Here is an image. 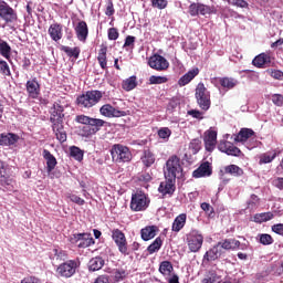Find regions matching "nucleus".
Returning <instances> with one entry per match:
<instances>
[{"label":"nucleus","instance_id":"obj_27","mask_svg":"<svg viewBox=\"0 0 283 283\" xmlns=\"http://www.w3.org/2000/svg\"><path fill=\"white\" fill-rule=\"evenodd\" d=\"M185 224H187V213H181L175 218L171 231L175 233H180V231L185 229Z\"/></svg>","mask_w":283,"mask_h":283},{"label":"nucleus","instance_id":"obj_23","mask_svg":"<svg viewBox=\"0 0 283 283\" xmlns=\"http://www.w3.org/2000/svg\"><path fill=\"white\" fill-rule=\"evenodd\" d=\"M15 143H19V135L13 133L0 134V146L10 147V145H15Z\"/></svg>","mask_w":283,"mask_h":283},{"label":"nucleus","instance_id":"obj_25","mask_svg":"<svg viewBox=\"0 0 283 283\" xmlns=\"http://www.w3.org/2000/svg\"><path fill=\"white\" fill-rule=\"evenodd\" d=\"M42 156H43L44 160H46L48 174H52V171H54V169L56 168V165L59 164L56 161V157H54V155H52V153H50V150H48V149L43 150Z\"/></svg>","mask_w":283,"mask_h":283},{"label":"nucleus","instance_id":"obj_32","mask_svg":"<svg viewBox=\"0 0 283 283\" xmlns=\"http://www.w3.org/2000/svg\"><path fill=\"white\" fill-rule=\"evenodd\" d=\"M97 62L102 70H107V45L102 44L97 54Z\"/></svg>","mask_w":283,"mask_h":283},{"label":"nucleus","instance_id":"obj_3","mask_svg":"<svg viewBox=\"0 0 283 283\" xmlns=\"http://www.w3.org/2000/svg\"><path fill=\"white\" fill-rule=\"evenodd\" d=\"M103 98V92L101 91H87L84 94L77 96L76 104L78 107H84L85 109H90V107H94V105H98L101 99Z\"/></svg>","mask_w":283,"mask_h":283},{"label":"nucleus","instance_id":"obj_26","mask_svg":"<svg viewBox=\"0 0 283 283\" xmlns=\"http://www.w3.org/2000/svg\"><path fill=\"white\" fill-rule=\"evenodd\" d=\"M49 35L52 41H61L63 39V25L60 23H53L49 27Z\"/></svg>","mask_w":283,"mask_h":283},{"label":"nucleus","instance_id":"obj_46","mask_svg":"<svg viewBox=\"0 0 283 283\" xmlns=\"http://www.w3.org/2000/svg\"><path fill=\"white\" fill-rule=\"evenodd\" d=\"M70 154H71V157L74 158L75 160H77L78 163H81V160H83V150H81V148H78L76 146H72L70 148Z\"/></svg>","mask_w":283,"mask_h":283},{"label":"nucleus","instance_id":"obj_44","mask_svg":"<svg viewBox=\"0 0 283 283\" xmlns=\"http://www.w3.org/2000/svg\"><path fill=\"white\" fill-rule=\"evenodd\" d=\"M129 272L125 269H116L114 270V281L123 282V280H127Z\"/></svg>","mask_w":283,"mask_h":283},{"label":"nucleus","instance_id":"obj_22","mask_svg":"<svg viewBox=\"0 0 283 283\" xmlns=\"http://www.w3.org/2000/svg\"><path fill=\"white\" fill-rule=\"evenodd\" d=\"M199 74H200V69L198 67H195L188 71L185 75H182L178 80L179 87H185V85H189V83L192 82Z\"/></svg>","mask_w":283,"mask_h":283},{"label":"nucleus","instance_id":"obj_52","mask_svg":"<svg viewBox=\"0 0 283 283\" xmlns=\"http://www.w3.org/2000/svg\"><path fill=\"white\" fill-rule=\"evenodd\" d=\"M227 156H235L239 158V156H242V150L238 148L235 145L231 144V147H229L226 151Z\"/></svg>","mask_w":283,"mask_h":283},{"label":"nucleus","instance_id":"obj_18","mask_svg":"<svg viewBox=\"0 0 283 283\" xmlns=\"http://www.w3.org/2000/svg\"><path fill=\"white\" fill-rule=\"evenodd\" d=\"M213 174V168L211 167V163L203 161L193 172V178H207Z\"/></svg>","mask_w":283,"mask_h":283},{"label":"nucleus","instance_id":"obj_60","mask_svg":"<svg viewBox=\"0 0 283 283\" xmlns=\"http://www.w3.org/2000/svg\"><path fill=\"white\" fill-rule=\"evenodd\" d=\"M134 43H136V36L128 35L125 39L124 48H132V49H134Z\"/></svg>","mask_w":283,"mask_h":283},{"label":"nucleus","instance_id":"obj_50","mask_svg":"<svg viewBox=\"0 0 283 283\" xmlns=\"http://www.w3.org/2000/svg\"><path fill=\"white\" fill-rule=\"evenodd\" d=\"M150 3L153 8H156L157 10H165V8L169 6V1L167 0H150Z\"/></svg>","mask_w":283,"mask_h":283},{"label":"nucleus","instance_id":"obj_49","mask_svg":"<svg viewBox=\"0 0 283 283\" xmlns=\"http://www.w3.org/2000/svg\"><path fill=\"white\" fill-rule=\"evenodd\" d=\"M167 81H169V78H167L165 76L151 75L149 77V84L150 85H163V83H167Z\"/></svg>","mask_w":283,"mask_h":283},{"label":"nucleus","instance_id":"obj_57","mask_svg":"<svg viewBox=\"0 0 283 283\" xmlns=\"http://www.w3.org/2000/svg\"><path fill=\"white\" fill-rule=\"evenodd\" d=\"M120 36V33H118V29L116 28H109L108 29V40L109 41H116Z\"/></svg>","mask_w":283,"mask_h":283},{"label":"nucleus","instance_id":"obj_19","mask_svg":"<svg viewBox=\"0 0 283 283\" xmlns=\"http://www.w3.org/2000/svg\"><path fill=\"white\" fill-rule=\"evenodd\" d=\"M252 65H254V67H259V69L271 67V53L264 52V53L256 55L252 60Z\"/></svg>","mask_w":283,"mask_h":283},{"label":"nucleus","instance_id":"obj_2","mask_svg":"<svg viewBox=\"0 0 283 283\" xmlns=\"http://www.w3.org/2000/svg\"><path fill=\"white\" fill-rule=\"evenodd\" d=\"M164 176L171 180L185 178V170L182 169V160H180V157L172 155L167 159L164 167Z\"/></svg>","mask_w":283,"mask_h":283},{"label":"nucleus","instance_id":"obj_7","mask_svg":"<svg viewBox=\"0 0 283 283\" xmlns=\"http://www.w3.org/2000/svg\"><path fill=\"white\" fill-rule=\"evenodd\" d=\"M186 242L191 253H198V251L202 249L205 237H202V234L198 232V230H192L189 232V234H187Z\"/></svg>","mask_w":283,"mask_h":283},{"label":"nucleus","instance_id":"obj_62","mask_svg":"<svg viewBox=\"0 0 283 283\" xmlns=\"http://www.w3.org/2000/svg\"><path fill=\"white\" fill-rule=\"evenodd\" d=\"M274 275H282L283 273V263H276L272 266Z\"/></svg>","mask_w":283,"mask_h":283},{"label":"nucleus","instance_id":"obj_55","mask_svg":"<svg viewBox=\"0 0 283 283\" xmlns=\"http://www.w3.org/2000/svg\"><path fill=\"white\" fill-rule=\"evenodd\" d=\"M260 205V199L256 195H251L250 200L248 201V209H255Z\"/></svg>","mask_w":283,"mask_h":283},{"label":"nucleus","instance_id":"obj_30","mask_svg":"<svg viewBox=\"0 0 283 283\" xmlns=\"http://www.w3.org/2000/svg\"><path fill=\"white\" fill-rule=\"evenodd\" d=\"M223 174L233 176L234 178H240V176H244V170L238 165L231 164L223 167Z\"/></svg>","mask_w":283,"mask_h":283},{"label":"nucleus","instance_id":"obj_37","mask_svg":"<svg viewBox=\"0 0 283 283\" xmlns=\"http://www.w3.org/2000/svg\"><path fill=\"white\" fill-rule=\"evenodd\" d=\"M122 87H123V90H125V92H132V90H136V87H138V82H137L136 75H133V76L124 80L122 83Z\"/></svg>","mask_w":283,"mask_h":283},{"label":"nucleus","instance_id":"obj_42","mask_svg":"<svg viewBox=\"0 0 283 283\" xmlns=\"http://www.w3.org/2000/svg\"><path fill=\"white\" fill-rule=\"evenodd\" d=\"M172 271H174V265L171 264L170 261H163L159 264V273H161V275H171Z\"/></svg>","mask_w":283,"mask_h":283},{"label":"nucleus","instance_id":"obj_59","mask_svg":"<svg viewBox=\"0 0 283 283\" xmlns=\"http://www.w3.org/2000/svg\"><path fill=\"white\" fill-rule=\"evenodd\" d=\"M272 103H274V105H276V107H282V105H283V95L282 94L272 95Z\"/></svg>","mask_w":283,"mask_h":283},{"label":"nucleus","instance_id":"obj_33","mask_svg":"<svg viewBox=\"0 0 283 283\" xmlns=\"http://www.w3.org/2000/svg\"><path fill=\"white\" fill-rule=\"evenodd\" d=\"M156 231H158V227L156 226H147L146 228L140 230L142 239L147 242L148 240H153L156 238Z\"/></svg>","mask_w":283,"mask_h":283},{"label":"nucleus","instance_id":"obj_12","mask_svg":"<svg viewBox=\"0 0 283 283\" xmlns=\"http://www.w3.org/2000/svg\"><path fill=\"white\" fill-rule=\"evenodd\" d=\"M15 180L10 174V166L6 165V163L0 160V185L8 189V187H12Z\"/></svg>","mask_w":283,"mask_h":283},{"label":"nucleus","instance_id":"obj_17","mask_svg":"<svg viewBox=\"0 0 283 283\" xmlns=\"http://www.w3.org/2000/svg\"><path fill=\"white\" fill-rule=\"evenodd\" d=\"M158 191L163 193V196H174L176 191V179L166 178L165 181L160 182Z\"/></svg>","mask_w":283,"mask_h":283},{"label":"nucleus","instance_id":"obj_54","mask_svg":"<svg viewBox=\"0 0 283 283\" xmlns=\"http://www.w3.org/2000/svg\"><path fill=\"white\" fill-rule=\"evenodd\" d=\"M273 237L271 234H261L260 235V243L264 247H269V244H273Z\"/></svg>","mask_w":283,"mask_h":283},{"label":"nucleus","instance_id":"obj_58","mask_svg":"<svg viewBox=\"0 0 283 283\" xmlns=\"http://www.w3.org/2000/svg\"><path fill=\"white\" fill-rule=\"evenodd\" d=\"M233 143L231 142H220L219 145H218V149L219 151H222V154H227V150L231 147Z\"/></svg>","mask_w":283,"mask_h":283},{"label":"nucleus","instance_id":"obj_63","mask_svg":"<svg viewBox=\"0 0 283 283\" xmlns=\"http://www.w3.org/2000/svg\"><path fill=\"white\" fill-rule=\"evenodd\" d=\"M94 283H109V275L102 274L95 279Z\"/></svg>","mask_w":283,"mask_h":283},{"label":"nucleus","instance_id":"obj_11","mask_svg":"<svg viewBox=\"0 0 283 283\" xmlns=\"http://www.w3.org/2000/svg\"><path fill=\"white\" fill-rule=\"evenodd\" d=\"M78 264L76 263L75 260H69L64 263H61L57 269L56 273L60 275V277H72L76 273Z\"/></svg>","mask_w":283,"mask_h":283},{"label":"nucleus","instance_id":"obj_40","mask_svg":"<svg viewBox=\"0 0 283 283\" xmlns=\"http://www.w3.org/2000/svg\"><path fill=\"white\" fill-rule=\"evenodd\" d=\"M219 83H220L221 87H224L226 90H233V87H235V85H238V80H235L233 77H221L219 80Z\"/></svg>","mask_w":283,"mask_h":283},{"label":"nucleus","instance_id":"obj_41","mask_svg":"<svg viewBox=\"0 0 283 283\" xmlns=\"http://www.w3.org/2000/svg\"><path fill=\"white\" fill-rule=\"evenodd\" d=\"M62 52H64L70 59H78L81 56V49L78 46L70 48V46H62Z\"/></svg>","mask_w":283,"mask_h":283},{"label":"nucleus","instance_id":"obj_38","mask_svg":"<svg viewBox=\"0 0 283 283\" xmlns=\"http://www.w3.org/2000/svg\"><path fill=\"white\" fill-rule=\"evenodd\" d=\"M0 54L1 56H3V59H7V61H10L12 56V48L10 46V44H8V42L6 41L0 42Z\"/></svg>","mask_w":283,"mask_h":283},{"label":"nucleus","instance_id":"obj_43","mask_svg":"<svg viewBox=\"0 0 283 283\" xmlns=\"http://www.w3.org/2000/svg\"><path fill=\"white\" fill-rule=\"evenodd\" d=\"M219 280H220V276H218V272H216L214 270H210L201 280V283H216Z\"/></svg>","mask_w":283,"mask_h":283},{"label":"nucleus","instance_id":"obj_56","mask_svg":"<svg viewBox=\"0 0 283 283\" xmlns=\"http://www.w3.org/2000/svg\"><path fill=\"white\" fill-rule=\"evenodd\" d=\"M67 198L71 200V202H74L75 205H78L80 207H83L85 205V199H82L77 195H69Z\"/></svg>","mask_w":283,"mask_h":283},{"label":"nucleus","instance_id":"obj_51","mask_svg":"<svg viewBox=\"0 0 283 283\" xmlns=\"http://www.w3.org/2000/svg\"><path fill=\"white\" fill-rule=\"evenodd\" d=\"M0 72L3 76H12V72H10V65L4 60H0Z\"/></svg>","mask_w":283,"mask_h":283},{"label":"nucleus","instance_id":"obj_64","mask_svg":"<svg viewBox=\"0 0 283 283\" xmlns=\"http://www.w3.org/2000/svg\"><path fill=\"white\" fill-rule=\"evenodd\" d=\"M21 283H41V280L35 276H25Z\"/></svg>","mask_w":283,"mask_h":283},{"label":"nucleus","instance_id":"obj_13","mask_svg":"<svg viewBox=\"0 0 283 283\" xmlns=\"http://www.w3.org/2000/svg\"><path fill=\"white\" fill-rule=\"evenodd\" d=\"M148 65L151 70H156L157 72H165V70H169V62L165 56L155 54L149 57Z\"/></svg>","mask_w":283,"mask_h":283},{"label":"nucleus","instance_id":"obj_4","mask_svg":"<svg viewBox=\"0 0 283 283\" xmlns=\"http://www.w3.org/2000/svg\"><path fill=\"white\" fill-rule=\"evenodd\" d=\"M197 103L203 112H208L211 107V92L205 87V83L200 82L195 90Z\"/></svg>","mask_w":283,"mask_h":283},{"label":"nucleus","instance_id":"obj_53","mask_svg":"<svg viewBox=\"0 0 283 283\" xmlns=\"http://www.w3.org/2000/svg\"><path fill=\"white\" fill-rule=\"evenodd\" d=\"M159 138H163V140H169V137L171 136V129L169 127H161L158 130Z\"/></svg>","mask_w":283,"mask_h":283},{"label":"nucleus","instance_id":"obj_35","mask_svg":"<svg viewBox=\"0 0 283 283\" xmlns=\"http://www.w3.org/2000/svg\"><path fill=\"white\" fill-rule=\"evenodd\" d=\"M280 153L277 150H271L262 154L260 156L259 165H269V163H273L274 158H277Z\"/></svg>","mask_w":283,"mask_h":283},{"label":"nucleus","instance_id":"obj_48","mask_svg":"<svg viewBox=\"0 0 283 283\" xmlns=\"http://www.w3.org/2000/svg\"><path fill=\"white\" fill-rule=\"evenodd\" d=\"M114 109V106L112 104H105L99 108V113L102 116H105L106 118H112V112Z\"/></svg>","mask_w":283,"mask_h":283},{"label":"nucleus","instance_id":"obj_9","mask_svg":"<svg viewBox=\"0 0 283 283\" xmlns=\"http://www.w3.org/2000/svg\"><path fill=\"white\" fill-rule=\"evenodd\" d=\"M71 244H76L78 249H87L94 244L91 233H75L70 237Z\"/></svg>","mask_w":283,"mask_h":283},{"label":"nucleus","instance_id":"obj_34","mask_svg":"<svg viewBox=\"0 0 283 283\" xmlns=\"http://www.w3.org/2000/svg\"><path fill=\"white\" fill-rule=\"evenodd\" d=\"M105 266V259L102 256L92 258L88 262V270L90 271H101Z\"/></svg>","mask_w":283,"mask_h":283},{"label":"nucleus","instance_id":"obj_28","mask_svg":"<svg viewBox=\"0 0 283 283\" xmlns=\"http://www.w3.org/2000/svg\"><path fill=\"white\" fill-rule=\"evenodd\" d=\"M217 244L219 249H224L226 251H235V249H240V241L235 239H226Z\"/></svg>","mask_w":283,"mask_h":283},{"label":"nucleus","instance_id":"obj_16","mask_svg":"<svg viewBox=\"0 0 283 283\" xmlns=\"http://www.w3.org/2000/svg\"><path fill=\"white\" fill-rule=\"evenodd\" d=\"M206 151H213L216 149V145H218V132L208 130L205 133L203 137Z\"/></svg>","mask_w":283,"mask_h":283},{"label":"nucleus","instance_id":"obj_39","mask_svg":"<svg viewBox=\"0 0 283 283\" xmlns=\"http://www.w3.org/2000/svg\"><path fill=\"white\" fill-rule=\"evenodd\" d=\"M273 218H275L273 212H261L254 214V222L262 224V222H269V220H273Z\"/></svg>","mask_w":283,"mask_h":283},{"label":"nucleus","instance_id":"obj_31","mask_svg":"<svg viewBox=\"0 0 283 283\" xmlns=\"http://www.w3.org/2000/svg\"><path fill=\"white\" fill-rule=\"evenodd\" d=\"M221 255H222V249H220V247L217 243L212 249L206 252V254L203 255V259L207 260V262H213L218 260V258Z\"/></svg>","mask_w":283,"mask_h":283},{"label":"nucleus","instance_id":"obj_20","mask_svg":"<svg viewBox=\"0 0 283 283\" xmlns=\"http://www.w3.org/2000/svg\"><path fill=\"white\" fill-rule=\"evenodd\" d=\"M25 87L29 94V98H39V94H41V84H39L36 77H34L33 80H29L25 84Z\"/></svg>","mask_w":283,"mask_h":283},{"label":"nucleus","instance_id":"obj_47","mask_svg":"<svg viewBox=\"0 0 283 283\" xmlns=\"http://www.w3.org/2000/svg\"><path fill=\"white\" fill-rule=\"evenodd\" d=\"M189 149L192 150V154H198L202 149V142L198 138H195L189 144Z\"/></svg>","mask_w":283,"mask_h":283},{"label":"nucleus","instance_id":"obj_8","mask_svg":"<svg viewBox=\"0 0 283 283\" xmlns=\"http://www.w3.org/2000/svg\"><path fill=\"white\" fill-rule=\"evenodd\" d=\"M0 19L4 21V23H17L19 21V14L17 10L12 9L6 1L0 2Z\"/></svg>","mask_w":283,"mask_h":283},{"label":"nucleus","instance_id":"obj_15","mask_svg":"<svg viewBox=\"0 0 283 283\" xmlns=\"http://www.w3.org/2000/svg\"><path fill=\"white\" fill-rule=\"evenodd\" d=\"M188 12L190 17H198L199 14H201V17H205L207 14H211V7L202 4L200 2H192L188 8Z\"/></svg>","mask_w":283,"mask_h":283},{"label":"nucleus","instance_id":"obj_21","mask_svg":"<svg viewBox=\"0 0 283 283\" xmlns=\"http://www.w3.org/2000/svg\"><path fill=\"white\" fill-rule=\"evenodd\" d=\"M75 34L78 39V41H82L85 43L87 41V36L90 34V28H87V22L85 21H80L76 27H75Z\"/></svg>","mask_w":283,"mask_h":283},{"label":"nucleus","instance_id":"obj_14","mask_svg":"<svg viewBox=\"0 0 283 283\" xmlns=\"http://www.w3.org/2000/svg\"><path fill=\"white\" fill-rule=\"evenodd\" d=\"M65 107L61 105V103L55 102L53 106L50 108V123H63V118H65Z\"/></svg>","mask_w":283,"mask_h":283},{"label":"nucleus","instance_id":"obj_29","mask_svg":"<svg viewBox=\"0 0 283 283\" xmlns=\"http://www.w3.org/2000/svg\"><path fill=\"white\" fill-rule=\"evenodd\" d=\"M255 136V132L251 128H241L234 140L237 143H247L249 138H253Z\"/></svg>","mask_w":283,"mask_h":283},{"label":"nucleus","instance_id":"obj_36","mask_svg":"<svg viewBox=\"0 0 283 283\" xmlns=\"http://www.w3.org/2000/svg\"><path fill=\"white\" fill-rule=\"evenodd\" d=\"M140 160L145 167H151L156 163V155L150 149H145Z\"/></svg>","mask_w":283,"mask_h":283},{"label":"nucleus","instance_id":"obj_45","mask_svg":"<svg viewBox=\"0 0 283 283\" xmlns=\"http://www.w3.org/2000/svg\"><path fill=\"white\" fill-rule=\"evenodd\" d=\"M161 247H163V239L160 237H157L155 241L147 248V251L151 255L154 253H157V251H160Z\"/></svg>","mask_w":283,"mask_h":283},{"label":"nucleus","instance_id":"obj_5","mask_svg":"<svg viewBox=\"0 0 283 283\" xmlns=\"http://www.w3.org/2000/svg\"><path fill=\"white\" fill-rule=\"evenodd\" d=\"M151 200L145 192L143 191H137L132 195L130 199V209L135 212L138 211H147L149 209Z\"/></svg>","mask_w":283,"mask_h":283},{"label":"nucleus","instance_id":"obj_61","mask_svg":"<svg viewBox=\"0 0 283 283\" xmlns=\"http://www.w3.org/2000/svg\"><path fill=\"white\" fill-rule=\"evenodd\" d=\"M273 233H276V235H282L283 238V223H275L272 226Z\"/></svg>","mask_w":283,"mask_h":283},{"label":"nucleus","instance_id":"obj_6","mask_svg":"<svg viewBox=\"0 0 283 283\" xmlns=\"http://www.w3.org/2000/svg\"><path fill=\"white\" fill-rule=\"evenodd\" d=\"M111 154L115 163H129L132 160V151L127 146H123L120 144H115Z\"/></svg>","mask_w":283,"mask_h":283},{"label":"nucleus","instance_id":"obj_24","mask_svg":"<svg viewBox=\"0 0 283 283\" xmlns=\"http://www.w3.org/2000/svg\"><path fill=\"white\" fill-rule=\"evenodd\" d=\"M52 129L59 143L63 144L67 140V133L65 132L63 123L52 124Z\"/></svg>","mask_w":283,"mask_h":283},{"label":"nucleus","instance_id":"obj_10","mask_svg":"<svg viewBox=\"0 0 283 283\" xmlns=\"http://www.w3.org/2000/svg\"><path fill=\"white\" fill-rule=\"evenodd\" d=\"M112 239L114 240L122 255H129V249L127 248V238H125V233L120 231V229L112 230Z\"/></svg>","mask_w":283,"mask_h":283},{"label":"nucleus","instance_id":"obj_1","mask_svg":"<svg viewBox=\"0 0 283 283\" xmlns=\"http://www.w3.org/2000/svg\"><path fill=\"white\" fill-rule=\"evenodd\" d=\"M75 120L80 123V125H85L82 128L84 136H94V134H98V132H101V127L107 125V122L99 118H93L87 115H77Z\"/></svg>","mask_w":283,"mask_h":283}]
</instances>
